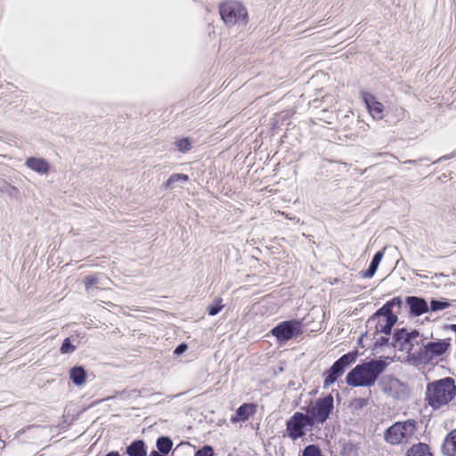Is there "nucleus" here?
I'll return each instance as SVG.
<instances>
[{
  "label": "nucleus",
  "instance_id": "f257e3e1",
  "mask_svg": "<svg viewBox=\"0 0 456 456\" xmlns=\"http://www.w3.org/2000/svg\"><path fill=\"white\" fill-rule=\"evenodd\" d=\"M387 364L381 360H371L354 367L346 376V381L354 387H370L377 380Z\"/></svg>",
  "mask_w": 456,
  "mask_h": 456
},
{
  "label": "nucleus",
  "instance_id": "f03ea898",
  "mask_svg": "<svg viewBox=\"0 0 456 456\" xmlns=\"http://www.w3.org/2000/svg\"><path fill=\"white\" fill-rule=\"evenodd\" d=\"M420 340L417 330L408 331L402 329L395 333L393 346L395 350L405 353L409 362L418 364L422 346L419 345Z\"/></svg>",
  "mask_w": 456,
  "mask_h": 456
},
{
  "label": "nucleus",
  "instance_id": "7ed1b4c3",
  "mask_svg": "<svg viewBox=\"0 0 456 456\" xmlns=\"http://www.w3.org/2000/svg\"><path fill=\"white\" fill-rule=\"evenodd\" d=\"M456 394V386L452 378H444L431 382L427 387L426 397L434 409L446 405Z\"/></svg>",
  "mask_w": 456,
  "mask_h": 456
},
{
  "label": "nucleus",
  "instance_id": "20e7f679",
  "mask_svg": "<svg viewBox=\"0 0 456 456\" xmlns=\"http://www.w3.org/2000/svg\"><path fill=\"white\" fill-rule=\"evenodd\" d=\"M416 433V422L409 419L396 422L385 432V440L393 445L411 443Z\"/></svg>",
  "mask_w": 456,
  "mask_h": 456
},
{
  "label": "nucleus",
  "instance_id": "39448f33",
  "mask_svg": "<svg viewBox=\"0 0 456 456\" xmlns=\"http://www.w3.org/2000/svg\"><path fill=\"white\" fill-rule=\"evenodd\" d=\"M333 409L334 399L331 395H329L323 398H319L314 403L309 405L307 408V415L314 425V423L322 424L329 419Z\"/></svg>",
  "mask_w": 456,
  "mask_h": 456
},
{
  "label": "nucleus",
  "instance_id": "423d86ee",
  "mask_svg": "<svg viewBox=\"0 0 456 456\" xmlns=\"http://www.w3.org/2000/svg\"><path fill=\"white\" fill-rule=\"evenodd\" d=\"M397 322V316L392 313L391 305L386 304L377 311L368 321L370 324H375L376 332L389 335L392 327Z\"/></svg>",
  "mask_w": 456,
  "mask_h": 456
},
{
  "label": "nucleus",
  "instance_id": "0eeeda50",
  "mask_svg": "<svg viewBox=\"0 0 456 456\" xmlns=\"http://www.w3.org/2000/svg\"><path fill=\"white\" fill-rule=\"evenodd\" d=\"M314 424L307 414L295 412L287 421L286 434L292 440L301 438Z\"/></svg>",
  "mask_w": 456,
  "mask_h": 456
},
{
  "label": "nucleus",
  "instance_id": "6e6552de",
  "mask_svg": "<svg viewBox=\"0 0 456 456\" xmlns=\"http://www.w3.org/2000/svg\"><path fill=\"white\" fill-rule=\"evenodd\" d=\"M220 15L227 26L245 22L248 18L247 9L239 2H225L220 6Z\"/></svg>",
  "mask_w": 456,
  "mask_h": 456
},
{
  "label": "nucleus",
  "instance_id": "1a4fd4ad",
  "mask_svg": "<svg viewBox=\"0 0 456 456\" xmlns=\"http://www.w3.org/2000/svg\"><path fill=\"white\" fill-rule=\"evenodd\" d=\"M449 346V339H442L428 343L421 346L419 363H425L437 360L448 350Z\"/></svg>",
  "mask_w": 456,
  "mask_h": 456
},
{
  "label": "nucleus",
  "instance_id": "9d476101",
  "mask_svg": "<svg viewBox=\"0 0 456 456\" xmlns=\"http://www.w3.org/2000/svg\"><path fill=\"white\" fill-rule=\"evenodd\" d=\"M271 332L278 341L285 342L302 334L303 329L299 322L287 321L274 327Z\"/></svg>",
  "mask_w": 456,
  "mask_h": 456
},
{
  "label": "nucleus",
  "instance_id": "9b49d317",
  "mask_svg": "<svg viewBox=\"0 0 456 456\" xmlns=\"http://www.w3.org/2000/svg\"><path fill=\"white\" fill-rule=\"evenodd\" d=\"M355 361L354 354H346L336 361L330 369L325 373L324 387L331 386L340 377L346 368Z\"/></svg>",
  "mask_w": 456,
  "mask_h": 456
},
{
  "label": "nucleus",
  "instance_id": "f8f14e48",
  "mask_svg": "<svg viewBox=\"0 0 456 456\" xmlns=\"http://www.w3.org/2000/svg\"><path fill=\"white\" fill-rule=\"evenodd\" d=\"M380 385L382 390L392 397L404 399L408 395L407 386L394 377H384L380 382Z\"/></svg>",
  "mask_w": 456,
  "mask_h": 456
},
{
  "label": "nucleus",
  "instance_id": "ddd939ff",
  "mask_svg": "<svg viewBox=\"0 0 456 456\" xmlns=\"http://www.w3.org/2000/svg\"><path fill=\"white\" fill-rule=\"evenodd\" d=\"M362 100L369 110L370 114L375 119H382L383 118V104L379 102H377L374 96L369 94H363Z\"/></svg>",
  "mask_w": 456,
  "mask_h": 456
},
{
  "label": "nucleus",
  "instance_id": "4468645a",
  "mask_svg": "<svg viewBox=\"0 0 456 456\" xmlns=\"http://www.w3.org/2000/svg\"><path fill=\"white\" fill-rule=\"evenodd\" d=\"M256 410V405L254 403H243L240 405L237 411L235 416H232L231 418V421L232 423H237L239 421H245L248 419L250 416L255 414Z\"/></svg>",
  "mask_w": 456,
  "mask_h": 456
},
{
  "label": "nucleus",
  "instance_id": "2eb2a0df",
  "mask_svg": "<svg viewBox=\"0 0 456 456\" xmlns=\"http://www.w3.org/2000/svg\"><path fill=\"white\" fill-rule=\"evenodd\" d=\"M25 165L30 168L31 170L40 174L45 175L49 171L50 166L48 162L41 158H28Z\"/></svg>",
  "mask_w": 456,
  "mask_h": 456
},
{
  "label": "nucleus",
  "instance_id": "dca6fc26",
  "mask_svg": "<svg viewBox=\"0 0 456 456\" xmlns=\"http://www.w3.org/2000/svg\"><path fill=\"white\" fill-rule=\"evenodd\" d=\"M407 304L410 306L411 314L414 315H420L428 311L427 302L419 297H409L407 298Z\"/></svg>",
  "mask_w": 456,
  "mask_h": 456
},
{
  "label": "nucleus",
  "instance_id": "f3484780",
  "mask_svg": "<svg viewBox=\"0 0 456 456\" xmlns=\"http://www.w3.org/2000/svg\"><path fill=\"white\" fill-rule=\"evenodd\" d=\"M442 451L445 456H456V429L447 435Z\"/></svg>",
  "mask_w": 456,
  "mask_h": 456
},
{
  "label": "nucleus",
  "instance_id": "a211bd4d",
  "mask_svg": "<svg viewBox=\"0 0 456 456\" xmlns=\"http://www.w3.org/2000/svg\"><path fill=\"white\" fill-rule=\"evenodd\" d=\"M69 378L76 386L81 387L86 383L87 374L83 367L77 366L69 370Z\"/></svg>",
  "mask_w": 456,
  "mask_h": 456
},
{
  "label": "nucleus",
  "instance_id": "6ab92c4d",
  "mask_svg": "<svg viewBox=\"0 0 456 456\" xmlns=\"http://www.w3.org/2000/svg\"><path fill=\"white\" fill-rule=\"evenodd\" d=\"M383 256H384L383 250L378 251L375 254L368 270L363 273V277L371 278L375 274V273L377 272V269L383 258Z\"/></svg>",
  "mask_w": 456,
  "mask_h": 456
},
{
  "label": "nucleus",
  "instance_id": "aec40b11",
  "mask_svg": "<svg viewBox=\"0 0 456 456\" xmlns=\"http://www.w3.org/2000/svg\"><path fill=\"white\" fill-rule=\"evenodd\" d=\"M126 453L129 456H145L146 450L144 447V443L142 441H135L132 443L126 448Z\"/></svg>",
  "mask_w": 456,
  "mask_h": 456
},
{
  "label": "nucleus",
  "instance_id": "412c9836",
  "mask_svg": "<svg viewBox=\"0 0 456 456\" xmlns=\"http://www.w3.org/2000/svg\"><path fill=\"white\" fill-rule=\"evenodd\" d=\"M409 456H433L429 452V447L425 444L413 445L408 453Z\"/></svg>",
  "mask_w": 456,
  "mask_h": 456
},
{
  "label": "nucleus",
  "instance_id": "4be33fe9",
  "mask_svg": "<svg viewBox=\"0 0 456 456\" xmlns=\"http://www.w3.org/2000/svg\"><path fill=\"white\" fill-rule=\"evenodd\" d=\"M189 181V176L184 174H174L172 175L167 181L166 186L168 189H174L176 183H187Z\"/></svg>",
  "mask_w": 456,
  "mask_h": 456
},
{
  "label": "nucleus",
  "instance_id": "5701e85b",
  "mask_svg": "<svg viewBox=\"0 0 456 456\" xmlns=\"http://www.w3.org/2000/svg\"><path fill=\"white\" fill-rule=\"evenodd\" d=\"M172 445L173 443L171 439L166 436L159 437L157 441V447L159 451L164 454H167L170 452Z\"/></svg>",
  "mask_w": 456,
  "mask_h": 456
},
{
  "label": "nucleus",
  "instance_id": "b1692460",
  "mask_svg": "<svg viewBox=\"0 0 456 456\" xmlns=\"http://www.w3.org/2000/svg\"><path fill=\"white\" fill-rule=\"evenodd\" d=\"M175 144L177 150L183 153H185L191 149V142L189 138L179 139L175 141Z\"/></svg>",
  "mask_w": 456,
  "mask_h": 456
},
{
  "label": "nucleus",
  "instance_id": "393cba45",
  "mask_svg": "<svg viewBox=\"0 0 456 456\" xmlns=\"http://www.w3.org/2000/svg\"><path fill=\"white\" fill-rule=\"evenodd\" d=\"M77 346L71 343L70 338L64 339L61 346V352L62 354H70L76 350Z\"/></svg>",
  "mask_w": 456,
  "mask_h": 456
},
{
  "label": "nucleus",
  "instance_id": "a878e982",
  "mask_svg": "<svg viewBox=\"0 0 456 456\" xmlns=\"http://www.w3.org/2000/svg\"><path fill=\"white\" fill-rule=\"evenodd\" d=\"M451 305V304L447 301H438L433 299L431 301V310L432 311H439L448 308Z\"/></svg>",
  "mask_w": 456,
  "mask_h": 456
},
{
  "label": "nucleus",
  "instance_id": "bb28decb",
  "mask_svg": "<svg viewBox=\"0 0 456 456\" xmlns=\"http://www.w3.org/2000/svg\"><path fill=\"white\" fill-rule=\"evenodd\" d=\"M303 456H322L320 449L315 445H308L303 451Z\"/></svg>",
  "mask_w": 456,
  "mask_h": 456
},
{
  "label": "nucleus",
  "instance_id": "cd10ccee",
  "mask_svg": "<svg viewBox=\"0 0 456 456\" xmlns=\"http://www.w3.org/2000/svg\"><path fill=\"white\" fill-rule=\"evenodd\" d=\"M221 303H222V299L218 298L216 300L215 305H209L208 308V314L212 315V316L217 314L223 308V305H221Z\"/></svg>",
  "mask_w": 456,
  "mask_h": 456
},
{
  "label": "nucleus",
  "instance_id": "c85d7f7f",
  "mask_svg": "<svg viewBox=\"0 0 456 456\" xmlns=\"http://www.w3.org/2000/svg\"><path fill=\"white\" fill-rule=\"evenodd\" d=\"M99 281H100V277L99 276H88L86 278L85 280V286H86V291L89 292V290L91 289V288L96 284L99 283Z\"/></svg>",
  "mask_w": 456,
  "mask_h": 456
},
{
  "label": "nucleus",
  "instance_id": "c756f323",
  "mask_svg": "<svg viewBox=\"0 0 456 456\" xmlns=\"http://www.w3.org/2000/svg\"><path fill=\"white\" fill-rule=\"evenodd\" d=\"M213 449L212 447L206 445L203 448L198 450L195 453V456H213Z\"/></svg>",
  "mask_w": 456,
  "mask_h": 456
},
{
  "label": "nucleus",
  "instance_id": "7c9ffc66",
  "mask_svg": "<svg viewBox=\"0 0 456 456\" xmlns=\"http://www.w3.org/2000/svg\"><path fill=\"white\" fill-rule=\"evenodd\" d=\"M186 349H187V346L185 344H181L175 348V354L179 355V354H183V352H185Z\"/></svg>",
  "mask_w": 456,
  "mask_h": 456
},
{
  "label": "nucleus",
  "instance_id": "2f4dec72",
  "mask_svg": "<svg viewBox=\"0 0 456 456\" xmlns=\"http://www.w3.org/2000/svg\"><path fill=\"white\" fill-rule=\"evenodd\" d=\"M387 340H388V338H381L380 341H379V344L380 345L386 344L387 342Z\"/></svg>",
  "mask_w": 456,
  "mask_h": 456
},
{
  "label": "nucleus",
  "instance_id": "473e14b6",
  "mask_svg": "<svg viewBox=\"0 0 456 456\" xmlns=\"http://www.w3.org/2000/svg\"><path fill=\"white\" fill-rule=\"evenodd\" d=\"M4 447V442L0 438V449Z\"/></svg>",
  "mask_w": 456,
  "mask_h": 456
},
{
  "label": "nucleus",
  "instance_id": "72a5a7b5",
  "mask_svg": "<svg viewBox=\"0 0 456 456\" xmlns=\"http://www.w3.org/2000/svg\"><path fill=\"white\" fill-rule=\"evenodd\" d=\"M404 163H408V164H415V163H416V160L409 159V160L405 161Z\"/></svg>",
  "mask_w": 456,
  "mask_h": 456
},
{
  "label": "nucleus",
  "instance_id": "f704fd0d",
  "mask_svg": "<svg viewBox=\"0 0 456 456\" xmlns=\"http://www.w3.org/2000/svg\"><path fill=\"white\" fill-rule=\"evenodd\" d=\"M451 327H452V330L453 331H455V333H456V324H452Z\"/></svg>",
  "mask_w": 456,
  "mask_h": 456
}]
</instances>
